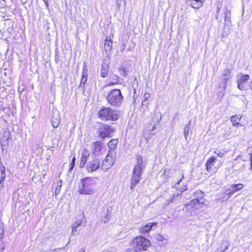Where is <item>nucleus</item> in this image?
<instances>
[{
	"instance_id": "obj_1",
	"label": "nucleus",
	"mask_w": 252,
	"mask_h": 252,
	"mask_svg": "<svg viewBox=\"0 0 252 252\" xmlns=\"http://www.w3.org/2000/svg\"><path fill=\"white\" fill-rule=\"evenodd\" d=\"M145 168V163L140 155L136 156V163L133 168L130 188L133 189L142 178V172Z\"/></svg>"
},
{
	"instance_id": "obj_2",
	"label": "nucleus",
	"mask_w": 252,
	"mask_h": 252,
	"mask_svg": "<svg viewBox=\"0 0 252 252\" xmlns=\"http://www.w3.org/2000/svg\"><path fill=\"white\" fill-rule=\"evenodd\" d=\"M96 182L90 177L81 179L79 186V192L81 194L90 195L94 193Z\"/></svg>"
},
{
	"instance_id": "obj_3",
	"label": "nucleus",
	"mask_w": 252,
	"mask_h": 252,
	"mask_svg": "<svg viewBox=\"0 0 252 252\" xmlns=\"http://www.w3.org/2000/svg\"><path fill=\"white\" fill-rule=\"evenodd\" d=\"M98 116L100 119L104 121H116L119 118L118 112L111 107H103L98 112Z\"/></svg>"
},
{
	"instance_id": "obj_4",
	"label": "nucleus",
	"mask_w": 252,
	"mask_h": 252,
	"mask_svg": "<svg viewBox=\"0 0 252 252\" xmlns=\"http://www.w3.org/2000/svg\"><path fill=\"white\" fill-rule=\"evenodd\" d=\"M106 98L112 106H119L122 102L123 96L120 90L114 89L108 93Z\"/></svg>"
},
{
	"instance_id": "obj_5",
	"label": "nucleus",
	"mask_w": 252,
	"mask_h": 252,
	"mask_svg": "<svg viewBox=\"0 0 252 252\" xmlns=\"http://www.w3.org/2000/svg\"><path fill=\"white\" fill-rule=\"evenodd\" d=\"M150 246V241L144 237H136L132 241L133 247L136 248L140 252L146 251Z\"/></svg>"
},
{
	"instance_id": "obj_6",
	"label": "nucleus",
	"mask_w": 252,
	"mask_h": 252,
	"mask_svg": "<svg viewBox=\"0 0 252 252\" xmlns=\"http://www.w3.org/2000/svg\"><path fill=\"white\" fill-rule=\"evenodd\" d=\"M115 129L110 126L102 125L98 129V134L99 137L104 139L106 137H111Z\"/></svg>"
},
{
	"instance_id": "obj_7",
	"label": "nucleus",
	"mask_w": 252,
	"mask_h": 252,
	"mask_svg": "<svg viewBox=\"0 0 252 252\" xmlns=\"http://www.w3.org/2000/svg\"><path fill=\"white\" fill-rule=\"evenodd\" d=\"M116 155H112L111 152L108 154L103 161L101 168L104 172L107 171L113 165L115 161Z\"/></svg>"
},
{
	"instance_id": "obj_8",
	"label": "nucleus",
	"mask_w": 252,
	"mask_h": 252,
	"mask_svg": "<svg viewBox=\"0 0 252 252\" xmlns=\"http://www.w3.org/2000/svg\"><path fill=\"white\" fill-rule=\"evenodd\" d=\"M100 167H101L100 160L96 158L88 161L86 165V169L89 173L94 172Z\"/></svg>"
},
{
	"instance_id": "obj_9",
	"label": "nucleus",
	"mask_w": 252,
	"mask_h": 252,
	"mask_svg": "<svg viewBox=\"0 0 252 252\" xmlns=\"http://www.w3.org/2000/svg\"><path fill=\"white\" fill-rule=\"evenodd\" d=\"M86 219L85 217H82L81 219L76 220L72 224V233L78 231V228L83 227L86 225Z\"/></svg>"
},
{
	"instance_id": "obj_10",
	"label": "nucleus",
	"mask_w": 252,
	"mask_h": 252,
	"mask_svg": "<svg viewBox=\"0 0 252 252\" xmlns=\"http://www.w3.org/2000/svg\"><path fill=\"white\" fill-rule=\"evenodd\" d=\"M228 86V82L222 80H220L218 84V91L217 94L222 98L225 94Z\"/></svg>"
},
{
	"instance_id": "obj_11",
	"label": "nucleus",
	"mask_w": 252,
	"mask_h": 252,
	"mask_svg": "<svg viewBox=\"0 0 252 252\" xmlns=\"http://www.w3.org/2000/svg\"><path fill=\"white\" fill-rule=\"evenodd\" d=\"M90 157V152L87 149H84L82 151L81 161L80 163V168H84L85 166V165L87 164V162L91 160Z\"/></svg>"
},
{
	"instance_id": "obj_12",
	"label": "nucleus",
	"mask_w": 252,
	"mask_h": 252,
	"mask_svg": "<svg viewBox=\"0 0 252 252\" xmlns=\"http://www.w3.org/2000/svg\"><path fill=\"white\" fill-rule=\"evenodd\" d=\"M194 198L191 200L193 204L201 203L203 204L204 203V193L202 191L197 190L194 193Z\"/></svg>"
},
{
	"instance_id": "obj_13",
	"label": "nucleus",
	"mask_w": 252,
	"mask_h": 252,
	"mask_svg": "<svg viewBox=\"0 0 252 252\" xmlns=\"http://www.w3.org/2000/svg\"><path fill=\"white\" fill-rule=\"evenodd\" d=\"M155 129V126H153L152 127H151V126H147V127L144 130L143 135L147 142H148L152 137L155 134V133L153 132V131Z\"/></svg>"
},
{
	"instance_id": "obj_14",
	"label": "nucleus",
	"mask_w": 252,
	"mask_h": 252,
	"mask_svg": "<svg viewBox=\"0 0 252 252\" xmlns=\"http://www.w3.org/2000/svg\"><path fill=\"white\" fill-rule=\"evenodd\" d=\"M118 143V140L117 139H111L107 144L108 147L109 148V151L108 154H110L111 152V154L114 155H116V152H115V149L117 147Z\"/></svg>"
},
{
	"instance_id": "obj_15",
	"label": "nucleus",
	"mask_w": 252,
	"mask_h": 252,
	"mask_svg": "<svg viewBox=\"0 0 252 252\" xmlns=\"http://www.w3.org/2000/svg\"><path fill=\"white\" fill-rule=\"evenodd\" d=\"M92 147L93 154L97 156L100 154L102 151V143L100 141H96L93 143Z\"/></svg>"
},
{
	"instance_id": "obj_16",
	"label": "nucleus",
	"mask_w": 252,
	"mask_h": 252,
	"mask_svg": "<svg viewBox=\"0 0 252 252\" xmlns=\"http://www.w3.org/2000/svg\"><path fill=\"white\" fill-rule=\"evenodd\" d=\"M61 121V118L59 112L57 111H54L52 118V126L57 128L59 126Z\"/></svg>"
},
{
	"instance_id": "obj_17",
	"label": "nucleus",
	"mask_w": 252,
	"mask_h": 252,
	"mask_svg": "<svg viewBox=\"0 0 252 252\" xmlns=\"http://www.w3.org/2000/svg\"><path fill=\"white\" fill-rule=\"evenodd\" d=\"M232 75L231 74V70L228 68H225L223 73L220 76V79L228 82L231 79Z\"/></svg>"
},
{
	"instance_id": "obj_18",
	"label": "nucleus",
	"mask_w": 252,
	"mask_h": 252,
	"mask_svg": "<svg viewBox=\"0 0 252 252\" xmlns=\"http://www.w3.org/2000/svg\"><path fill=\"white\" fill-rule=\"evenodd\" d=\"M217 158L215 156L210 158L206 162V169L208 172H211L212 170L213 166H214Z\"/></svg>"
},
{
	"instance_id": "obj_19",
	"label": "nucleus",
	"mask_w": 252,
	"mask_h": 252,
	"mask_svg": "<svg viewBox=\"0 0 252 252\" xmlns=\"http://www.w3.org/2000/svg\"><path fill=\"white\" fill-rule=\"evenodd\" d=\"M161 118V115L159 113H155L153 115V118L148 126H151V127H152L153 126H155L156 127L157 124L159 122Z\"/></svg>"
},
{
	"instance_id": "obj_20",
	"label": "nucleus",
	"mask_w": 252,
	"mask_h": 252,
	"mask_svg": "<svg viewBox=\"0 0 252 252\" xmlns=\"http://www.w3.org/2000/svg\"><path fill=\"white\" fill-rule=\"evenodd\" d=\"M109 64L106 62L103 61L101 64V69H100V76L105 78L108 74L109 69Z\"/></svg>"
},
{
	"instance_id": "obj_21",
	"label": "nucleus",
	"mask_w": 252,
	"mask_h": 252,
	"mask_svg": "<svg viewBox=\"0 0 252 252\" xmlns=\"http://www.w3.org/2000/svg\"><path fill=\"white\" fill-rule=\"evenodd\" d=\"M156 225H157V223L156 222H149L140 228V232L141 233H148L152 229V227Z\"/></svg>"
},
{
	"instance_id": "obj_22",
	"label": "nucleus",
	"mask_w": 252,
	"mask_h": 252,
	"mask_svg": "<svg viewBox=\"0 0 252 252\" xmlns=\"http://www.w3.org/2000/svg\"><path fill=\"white\" fill-rule=\"evenodd\" d=\"M112 41L107 37L104 42V49L106 54L109 55L112 50Z\"/></svg>"
},
{
	"instance_id": "obj_23",
	"label": "nucleus",
	"mask_w": 252,
	"mask_h": 252,
	"mask_svg": "<svg viewBox=\"0 0 252 252\" xmlns=\"http://www.w3.org/2000/svg\"><path fill=\"white\" fill-rule=\"evenodd\" d=\"M182 197L181 193H174L172 195V197L170 198L169 200H167L168 203L169 204L170 203H174L179 201Z\"/></svg>"
},
{
	"instance_id": "obj_24",
	"label": "nucleus",
	"mask_w": 252,
	"mask_h": 252,
	"mask_svg": "<svg viewBox=\"0 0 252 252\" xmlns=\"http://www.w3.org/2000/svg\"><path fill=\"white\" fill-rule=\"evenodd\" d=\"M250 78V76L248 74H241L237 80V83L245 84Z\"/></svg>"
},
{
	"instance_id": "obj_25",
	"label": "nucleus",
	"mask_w": 252,
	"mask_h": 252,
	"mask_svg": "<svg viewBox=\"0 0 252 252\" xmlns=\"http://www.w3.org/2000/svg\"><path fill=\"white\" fill-rule=\"evenodd\" d=\"M5 167L3 166V164L0 162V184L2 182H3L5 179Z\"/></svg>"
},
{
	"instance_id": "obj_26",
	"label": "nucleus",
	"mask_w": 252,
	"mask_h": 252,
	"mask_svg": "<svg viewBox=\"0 0 252 252\" xmlns=\"http://www.w3.org/2000/svg\"><path fill=\"white\" fill-rule=\"evenodd\" d=\"M244 186L243 184L239 183L237 184H233L230 186V187L232 189H233V191L236 192L242 189Z\"/></svg>"
},
{
	"instance_id": "obj_27",
	"label": "nucleus",
	"mask_w": 252,
	"mask_h": 252,
	"mask_svg": "<svg viewBox=\"0 0 252 252\" xmlns=\"http://www.w3.org/2000/svg\"><path fill=\"white\" fill-rule=\"evenodd\" d=\"M62 186V181L59 180L56 184L55 193L56 195H58L61 190Z\"/></svg>"
},
{
	"instance_id": "obj_28",
	"label": "nucleus",
	"mask_w": 252,
	"mask_h": 252,
	"mask_svg": "<svg viewBox=\"0 0 252 252\" xmlns=\"http://www.w3.org/2000/svg\"><path fill=\"white\" fill-rule=\"evenodd\" d=\"M190 126V123L189 122V124L185 125V127H184V135H185L186 140L187 139V137L189 134Z\"/></svg>"
},
{
	"instance_id": "obj_29",
	"label": "nucleus",
	"mask_w": 252,
	"mask_h": 252,
	"mask_svg": "<svg viewBox=\"0 0 252 252\" xmlns=\"http://www.w3.org/2000/svg\"><path fill=\"white\" fill-rule=\"evenodd\" d=\"M231 12L230 10L226 9L224 13V20L225 22H230Z\"/></svg>"
},
{
	"instance_id": "obj_30",
	"label": "nucleus",
	"mask_w": 252,
	"mask_h": 252,
	"mask_svg": "<svg viewBox=\"0 0 252 252\" xmlns=\"http://www.w3.org/2000/svg\"><path fill=\"white\" fill-rule=\"evenodd\" d=\"M235 193L233 189H232L230 187L229 189H227L225 192V194L227 195V198L226 199H229L232 195Z\"/></svg>"
},
{
	"instance_id": "obj_31",
	"label": "nucleus",
	"mask_w": 252,
	"mask_h": 252,
	"mask_svg": "<svg viewBox=\"0 0 252 252\" xmlns=\"http://www.w3.org/2000/svg\"><path fill=\"white\" fill-rule=\"evenodd\" d=\"M82 76H88V68H87L86 63H84V66H83Z\"/></svg>"
},
{
	"instance_id": "obj_32",
	"label": "nucleus",
	"mask_w": 252,
	"mask_h": 252,
	"mask_svg": "<svg viewBox=\"0 0 252 252\" xmlns=\"http://www.w3.org/2000/svg\"><path fill=\"white\" fill-rule=\"evenodd\" d=\"M75 160H76V158H75V156H74L72 159L71 162L70 164L69 171H71V170H73V169L75 166Z\"/></svg>"
},
{
	"instance_id": "obj_33",
	"label": "nucleus",
	"mask_w": 252,
	"mask_h": 252,
	"mask_svg": "<svg viewBox=\"0 0 252 252\" xmlns=\"http://www.w3.org/2000/svg\"><path fill=\"white\" fill-rule=\"evenodd\" d=\"M240 118H239L237 115L233 116L231 118V122L232 123L237 122L240 121Z\"/></svg>"
},
{
	"instance_id": "obj_34",
	"label": "nucleus",
	"mask_w": 252,
	"mask_h": 252,
	"mask_svg": "<svg viewBox=\"0 0 252 252\" xmlns=\"http://www.w3.org/2000/svg\"><path fill=\"white\" fill-rule=\"evenodd\" d=\"M237 86L238 89L241 91L247 90L246 86L244 85V84L237 83Z\"/></svg>"
},
{
	"instance_id": "obj_35",
	"label": "nucleus",
	"mask_w": 252,
	"mask_h": 252,
	"mask_svg": "<svg viewBox=\"0 0 252 252\" xmlns=\"http://www.w3.org/2000/svg\"><path fill=\"white\" fill-rule=\"evenodd\" d=\"M215 154H216L218 157L222 158L224 155V153L221 151H215Z\"/></svg>"
},
{
	"instance_id": "obj_36",
	"label": "nucleus",
	"mask_w": 252,
	"mask_h": 252,
	"mask_svg": "<svg viewBox=\"0 0 252 252\" xmlns=\"http://www.w3.org/2000/svg\"><path fill=\"white\" fill-rule=\"evenodd\" d=\"M184 178V174H182L181 178L179 180H178V182L175 184V185H174L175 188H176V189L178 188V186L179 185L180 183L182 181V179Z\"/></svg>"
},
{
	"instance_id": "obj_37",
	"label": "nucleus",
	"mask_w": 252,
	"mask_h": 252,
	"mask_svg": "<svg viewBox=\"0 0 252 252\" xmlns=\"http://www.w3.org/2000/svg\"><path fill=\"white\" fill-rule=\"evenodd\" d=\"M87 79H88V76H82L81 80L80 82H81L82 84H83V83H85L86 84V82L87 81Z\"/></svg>"
},
{
	"instance_id": "obj_38",
	"label": "nucleus",
	"mask_w": 252,
	"mask_h": 252,
	"mask_svg": "<svg viewBox=\"0 0 252 252\" xmlns=\"http://www.w3.org/2000/svg\"><path fill=\"white\" fill-rule=\"evenodd\" d=\"M4 249V245L2 243V242H0V252H2Z\"/></svg>"
},
{
	"instance_id": "obj_39",
	"label": "nucleus",
	"mask_w": 252,
	"mask_h": 252,
	"mask_svg": "<svg viewBox=\"0 0 252 252\" xmlns=\"http://www.w3.org/2000/svg\"><path fill=\"white\" fill-rule=\"evenodd\" d=\"M188 189V187L186 185H184L181 189H180V191L181 192H183V191H185L186 190H187Z\"/></svg>"
},
{
	"instance_id": "obj_40",
	"label": "nucleus",
	"mask_w": 252,
	"mask_h": 252,
	"mask_svg": "<svg viewBox=\"0 0 252 252\" xmlns=\"http://www.w3.org/2000/svg\"><path fill=\"white\" fill-rule=\"evenodd\" d=\"M85 86V83L82 84V83L80 82L79 86V88L84 91Z\"/></svg>"
},
{
	"instance_id": "obj_41",
	"label": "nucleus",
	"mask_w": 252,
	"mask_h": 252,
	"mask_svg": "<svg viewBox=\"0 0 252 252\" xmlns=\"http://www.w3.org/2000/svg\"><path fill=\"white\" fill-rule=\"evenodd\" d=\"M233 126H242V125L239 123V121L237 122L232 123Z\"/></svg>"
},
{
	"instance_id": "obj_42",
	"label": "nucleus",
	"mask_w": 252,
	"mask_h": 252,
	"mask_svg": "<svg viewBox=\"0 0 252 252\" xmlns=\"http://www.w3.org/2000/svg\"><path fill=\"white\" fill-rule=\"evenodd\" d=\"M233 126H242V125L239 123V121L237 122L232 123Z\"/></svg>"
},
{
	"instance_id": "obj_43",
	"label": "nucleus",
	"mask_w": 252,
	"mask_h": 252,
	"mask_svg": "<svg viewBox=\"0 0 252 252\" xmlns=\"http://www.w3.org/2000/svg\"><path fill=\"white\" fill-rule=\"evenodd\" d=\"M146 95H147V94H144V96H145V100H144V101H142V105H144L145 104H145V102H146V98H147ZM149 95V94H147V95L148 96Z\"/></svg>"
},
{
	"instance_id": "obj_44",
	"label": "nucleus",
	"mask_w": 252,
	"mask_h": 252,
	"mask_svg": "<svg viewBox=\"0 0 252 252\" xmlns=\"http://www.w3.org/2000/svg\"><path fill=\"white\" fill-rule=\"evenodd\" d=\"M3 234V229L1 227H0V238H2Z\"/></svg>"
},
{
	"instance_id": "obj_45",
	"label": "nucleus",
	"mask_w": 252,
	"mask_h": 252,
	"mask_svg": "<svg viewBox=\"0 0 252 252\" xmlns=\"http://www.w3.org/2000/svg\"><path fill=\"white\" fill-rule=\"evenodd\" d=\"M250 168L252 170V154H251L250 157Z\"/></svg>"
},
{
	"instance_id": "obj_46",
	"label": "nucleus",
	"mask_w": 252,
	"mask_h": 252,
	"mask_svg": "<svg viewBox=\"0 0 252 252\" xmlns=\"http://www.w3.org/2000/svg\"><path fill=\"white\" fill-rule=\"evenodd\" d=\"M117 5L118 7H119L120 5L121 4V0H117Z\"/></svg>"
},
{
	"instance_id": "obj_47",
	"label": "nucleus",
	"mask_w": 252,
	"mask_h": 252,
	"mask_svg": "<svg viewBox=\"0 0 252 252\" xmlns=\"http://www.w3.org/2000/svg\"><path fill=\"white\" fill-rule=\"evenodd\" d=\"M249 87L250 88V89L252 91V80L250 82Z\"/></svg>"
},
{
	"instance_id": "obj_48",
	"label": "nucleus",
	"mask_w": 252,
	"mask_h": 252,
	"mask_svg": "<svg viewBox=\"0 0 252 252\" xmlns=\"http://www.w3.org/2000/svg\"><path fill=\"white\" fill-rule=\"evenodd\" d=\"M118 80L117 79H115L112 83H111V85H114L118 83Z\"/></svg>"
},
{
	"instance_id": "obj_49",
	"label": "nucleus",
	"mask_w": 252,
	"mask_h": 252,
	"mask_svg": "<svg viewBox=\"0 0 252 252\" xmlns=\"http://www.w3.org/2000/svg\"><path fill=\"white\" fill-rule=\"evenodd\" d=\"M56 251H57V249H52V250H49L48 252L47 251L46 252H55Z\"/></svg>"
},
{
	"instance_id": "obj_50",
	"label": "nucleus",
	"mask_w": 252,
	"mask_h": 252,
	"mask_svg": "<svg viewBox=\"0 0 252 252\" xmlns=\"http://www.w3.org/2000/svg\"><path fill=\"white\" fill-rule=\"evenodd\" d=\"M44 3H45V4L46 5V8L47 9H48L49 8V3H48V1H47V2H45Z\"/></svg>"
},
{
	"instance_id": "obj_51",
	"label": "nucleus",
	"mask_w": 252,
	"mask_h": 252,
	"mask_svg": "<svg viewBox=\"0 0 252 252\" xmlns=\"http://www.w3.org/2000/svg\"><path fill=\"white\" fill-rule=\"evenodd\" d=\"M229 246V245L228 244H227L225 247V248L223 250V251H225L226 250L228 249V247Z\"/></svg>"
},
{
	"instance_id": "obj_52",
	"label": "nucleus",
	"mask_w": 252,
	"mask_h": 252,
	"mask_svg": "<svg viewBox=\"0 0 252 252\" xmlns=\"http://www.w3.org/2000/svg\"><path fill=\"white\" fill-rule=\"evenodd\" d=\"M230 135V133H228V134H226L225 136L226 138H229V136Z\"/></svg>"
},
{
	"instance_id": "obj_53",
	"label": "nucleus",
	"mask_w": 252,
	"mask_h": 252,
	"mask_svg": "<svg viewBox=\"0 0 252 252\" xmlns=\"http://www.w3.org/2000/svg\"><path fill=\"white\" fill-rule=\"evenodd\" d=\"M59 58V56H58V55H57V51H56V57H55V60H56V61H57V58Z\"/></svg>"
},
{
	"instance_id": "obj_54",
	"label": "nucleus",
	"mask_w": 252,
	"mask_h": 252,
	"mask_svg": "<svg viewBox=\"0 0 252 252\" xmlns=\"http://www.w3.org/2000/svg\"><path fill=\"white\" fill-rule=\"evenodd\" d=\"M78 252H85V251L84 249H81L80 250H79Z\"/></svg>"
},
{
	"instance_id": "obj_55",
	"label": "nucleus",
	"mask_w": 252,
	"mask_h": 252,
	"mask_svg": "<svg viewBox=\"0 0 252 252\" xmlns=\"http://www.w3.org/2000/svg\"><path fill=\"white\" fill-rule=\"evenodd\" d=\"M37 149H38V150L39 151H43V150L42 149V148H41V147H38V148H37Z\"/></svg>"
},
{
	"instance_id": "obj_56",
	"label": "nucleus",
	"mask_w": 252,
	"mask_h": 252,
	"mask_svg": "<svg viewBox=\"0 0 252 252\" xmlns=\"http://www.w3.org/2000/svg\"><path fill=\"white\" fill-rule=\"evenodd\" d=\"M108 221V219H107L106 218H105V220H104V223H106V222H107Z\"/></svg>"
},
{
	"instance_id": "obj_57",
	"label": "nucleus",
	"mask_w": 252,
	"mask_h": 252,
	"mask_svg": "<svg viewBox=\"0 0 252 252\" xmlns=\"http://www.w3.org/2000/svg\"><path fill=\"white\" fill-rule=\"evenodd\" d=\"M220 10V8H218V9H217V12H218V13H219Z\"/></svg>"
},
{
	"instance_id": "obj_58",
	"label": "nucleus",
	"mask_w": 252,
	"mask_h": 252,
	"mask_svg": "<svg viewBox=\"0 0 252 252\" xmlns=\"http://www.w3.org/2000/svg\"><path fill=\"white\" fill-rule=\"evenodd\" d=\"M43 1L45 2H47V1H48V0H43Z\"/></svg>"
}]
</instances>
